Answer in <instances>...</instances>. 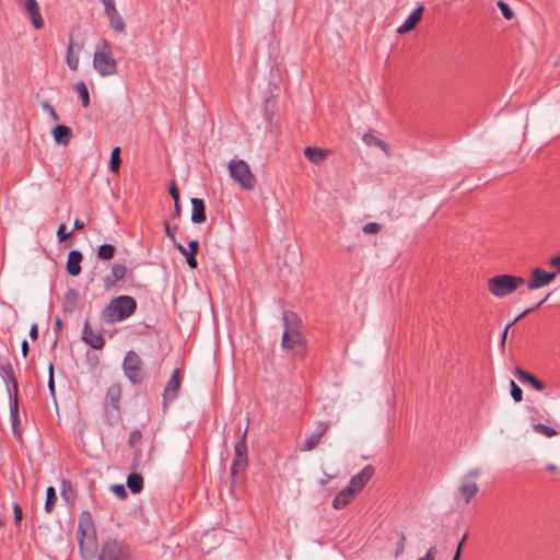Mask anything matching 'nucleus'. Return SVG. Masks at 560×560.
Instances as JSON below:
<instances>
[{
	"mask_svg": "<svg viewBox=\"0 0 560 560\" xmlns=\"http://www.w3.org/2000/svg\"><path fill=\"white\" fill-rule=\"evenodd\" d=\"M191 207V222L196 224L203 223L207 219L205 201L199 198H192Z\"/></svg>",
	"mask_w": 560,
	"mask_h": 560,
	"instance_id": "412c9836",
	"label": "nucleus"
},
{
	"mask_svg": "<svg viewBox=\"0 0 560 560\" xmlns=\"http://www.w3.org/2000/svg\"><path fill=\"white\" fill-rule=\"evenodd\" d=\"M125 376L133 385L141 384L147 377V371L142 359L133 350L127 351L122 361Z\"/></svg>",
	"mask_w": 560,
	"mask_h": 560,
	"instance_id": "9d476101",
	"label": "nucleus"
},
{
	"mask_svg": "<svg viewBox=\"0 0 560 560\" xmlns=\"http://www.w3.org/2000/svg\"><path fill=\"white\" fill-rule=\"evenodd\" d=\"M174 247L186 257L187 265L190 269H196L198 267V261L196 255L199 249V242L197 240L190 241L188 243V249L178 242H174Z\"/></svg>",
	"mask_w": 560,
	"mask_h": 560,
	"instance_id": "dca6fc26",
	"label": "nucleus"
},
{
	"mask_svg": "<svg viewBox=\"0 0 560 560\" xmlns=\"http://www.w3.org/2000/svg\"><path fill=\"white\" fill-rule=\"evenodd\" d=\"M81 339L93 349H102L105 345L101 330H93L88 320L83 325Z\"/></svg>",
	"mask_w": 560,
	"mask_h": 560,
	"instance_id": "f8f14e48",
	"label": "nucleus"
},
{
	"mask_svg": "<svg viewBox=\"0 0 560 560\" xmlns=\"http://www.w3.org/2000/svg\"><path fill=\"white\" fill-rule=\"evenodd\" d=\"M459 492L465 497V502L469 503L478 492V487L476 482L464 479L459 487Z\"/></svg>",
	"mask_w": 560,
	"mask_h": 560,
	"instance_id": "cd10ccee",
	"label": "nucleus"
},
{
	"mask_svg": "<svg viewBox=\"0 0 560 560\" xmlns=\"http://www.w3.org/2000/svg\"><path fill=\"white\" fill-rule=\"evenodd\" d=\"M82 254L81 252L73 249L68 255L67 260V271L71 276H78L81 272V261H82Z\"/></svg>",
	"mask_w": 560,
	"mask_h": 560,
	"instance_id": "4be33fe9",
	"label": "nucleus"
},
{
	"mask_svg": "<svg viewBox=\"0 0 560 560\" xmlns=\"http://www.w3.org/2000/svg\"><path fill=\"white\" fill-rule=\"evenodd\" d=\"M0 374L3 378V381L11 387H8L9 392V398H10V418L12 422V431L15 436H20L18 433V425L20 423V416H19V398H18V390H19V384L15 378L13 368L9 360L1 359L0 358Z\"/></svg>",
	"mask_w": 560,
	"mask_h": 560,
	"instance_id": "7ed1b4c3",
	"label": "nucleus"
},
{
	"mask_svg": "<svg viewBox=\"0 0 560 560\" xmlns=\"http://www.w3.org/2000/svg\"><path fill=\"white\" fill-rule=\"evenodd\" d=\"M120 163H121V160H120V148L116 147V148H114L112 150V153H110L109 170L113 173H118L119 167H120Z\"/></svg>",
	"mask_w": 560,
	"mask_h": 560,
	"instance_id": "e433bc0d",
	"label": "nucleus"
},
{
	"mask_svg": "<svg viewBox=\"0 0 560 560\" xmlns=\"http://www.w3.org/2000/svg\"><path fill=\"white\" fill-rule=\"evenodd\" d=\"M127 273V267L122 264H115L112 267V276H108L104 279L106 288L115 285L117 282L121 281Z\"/></svg>",
	"mask_w": 560,
	"mask_h": 560,
	"instance_id": "5701e85b",
	"label": "nucleus"
},
{
	"mask_svg": "<svg viewBox=\"0 0 560 560\" xmlns=\"http://www.w3.org/2000/svg\"><path fill=\"white\" fill-rule=\"evenodd\" d=\"M14 523L20 524L23 517V512L19 503H13Z\"/></svg>",
	"mask_w": 560,
	"mask_h": 560,
	"instance_id": "09e8293b",
	"label": "nucleus"
},
{
	"mask_svg": "<svg viewBox=\"0 0 560 560\" xmlns=\"http://www.w3.org/2000/svg\"><path fill=\"white\" fill-rule=\"evenodd\" d=\"M30 337L35 340L38 338V327L36 324H33L30 329Z\"/></svg>",
	"mask_w": 560,
	"mask_h": 560,
	"instance_id": "5fc2aeb1",
	"label": "nucleus"
},
{
	"mask_svg": "<svg viewBox=\"0 0 560 560\" xmlns=\"http://www.w3.org/2000/svg\"><path fill=\"white\" fill-rule=\"evenodd\" d=\"M164 230H165V235H166L168 238H171V240L173 241V243H174V242H176V241H175V234H176V232H177V230H178L177 225H173V226H172V225L168 223V221L166 220V221L164 222Z\"/></svg>",
	"mask_w": 560,
	"mask_h": 560,
	"instance_id": "c03bdc74",
	"label": "nucleus"
},
{
	"mask_svg": "<svg viewBox=\"0 0 560 560\" xmlns=\"http://www.w3.org/2000/svg\"><path fill=\"white\" fill-rule=\"evenodd\" d=\"M534 430L535 432L544 434L547 438H552L557 434V431L553 428L541 423L534 424Z\"/></svg>",
	"mask_w": 560,
	"mask_h": 560,
	"instance_id": "4c0bfd02",
	"label": "nucleus"
},
{
	"mask_svg": "<svg viewBox=\"0 0 560 560\" xmlns=\"http://www.w3.org/2000/svg\"><path fill=\"white\" fill-rule=\"evenodd\" d=\"M96 560H133V555L124 540L108 538L103 541Z\"/></svg>",
	"mask_w": 560,
	"mask_h": 560,
	"instance_id": "0eeeda50",
	"label": "nucleus"
},
{
	"mask_svg": "<svg viewBox=\"0 0 560 560\" xmlns=\"http://www.w3.org/2000/svg\"><path fill=\"white\" fill-rule=\"evenodd\" d=\"M459 548H457L456 552H455V556L453 558V560H459Z\"/></svg>",
	"mask_w": 560,
	"mask_h": 560,
	"instance_id": "69168bd1",
	"label": "nucleus"
},
{
	"mask_svg": "<svg viewBox=\"0 0 560 560\" xmlns=\"http://www.w3.org/2000/svg\"><path fill=\"white\" fill-rule=\"evenodd\" d=\"M556 279V272H547L541 268H536L532 271L530 280L527 283L529 290H537L548 285Z\"/></svg>",
	"mask_w": 560,
	"mask_h": 560,
	"instance_id": "ddd939ff",
	"label": "nucleus"
},
{
	"mask_svg": "<svg viewBox=\"0 0 560 560\" xmlns=\"http://www.w3.org/2000/svg\"><path fill=\"white\" fill-rule=\"evenodd\" d=\"M180 215V208H179V203H175V212H174V217H179Z\"/></svg>",
	"mask_w": 560,
	"mask_h": 560,
	"instance_id": "e2e57ef3",
	"label": "nucleus"
},
{
	"mask_svg": "<svg viewBox=\"0 0 560 560\" xmlns=\"http://www.w3.org/2000/svg\"><path fill=\"white\" fill-rule=\"evenodd\" d=\"M465 539H466V535H464V537L462 538V540L459 541V544L457 546V548H459V551L462 550V547H463V544H464Z\"/></svg>",
	"mask_w": 560,
	"mask_h": 560,
	"instance_id": "0e129e2a",
	"label": "nucleus"
},
{
	"mask_svg": "<svg viewBox=\"0 0 560 560\" xmlns=\"http://www.w3.org/2000/svg\"><path fill=\"white\" fill-rule=\"evenodd\" d=\"M72 233H73V231L66 232V225L60 224L58 228V231H57V236H58L59 242L67 241L72 235Z\"/></svg>",
	"mask_w": 560,
	"mask_h": 560,
	"instance_id": "a18cd8bd",
	"label": "nucleus"
},
{
	"mask_svg": "<svg viewBox=\"0 0 560 560\" xmlns=\"http://www.w3.org/2000/svg\"><path fill=\"white\" fill-rule=\"evenodd\" d=\"M546 469H547L548 471H552V472H555V471H557L558 467H557L555 464H547V465H546Z\"/></svg>",
	"mask_w": 560,
	"mask_h": 560,
	"instance_id": "052dcab7",
	"label": "nucleus"
},
{
	"mask_svg": "<svg viewBox=\"0 0 560 560\" xmlns=\"http://www.w3.org/2000/svg\"><path fill=\"white\" fill-rule=\"evenodd\" d=\"M83 228H84V223L82 221H80L79 219H75L72 231L81 230Z\"/></svg>",
	"mask_w": 560,
	"mask_h": 560,
	"instance_id": "bf43d9fd",
	"label": "nucleus"
},
{
	"mask_svg": "<svg viewBox=\"0 0 560 560\" xmlns=\"http://www.w3.org/2000/svg\"><path fill=\"white\" fill-rule=\"evenodd\" d=\"M127 486L132 493H140L143 489V478L138 474H130L127 477Z\"/></svg>",
	"mask_w": 560,
	"mask_h": 560,
	"instance_id": "c756f323",
	"label": "nucleus"
},
{
	"mask_svg": "<svg viewBox=\"0 0 560 560\" xmlns=\"http://www.w3.org/2000/svg\"><path fill=\"white\" fill-rule=\"evenodd\" d=\"M21 350H22L23 357H26L28 353V350H30L27 340L22 341Z\"/></svg>",
	"mask_w": 560,
	"mask_h": 560,
	"instance_id": "4d7b16f0",
	"label": "nucleus"
},
{
	"mask_svg": "<svg viewBox=\"0 0 560 560\" xmlns=\"http://www.w3.org/2000/svg\"><path fill=\"white\" fill-rule=\"evenodd\" d=\"M510 387H511V396L514 399V401L515 402L522 401V399H523L522 388L513 380H510Z\"/></svg>",
	"mask_w": 560,
	"mask_h": 560,
	"instance_id": "58836bf2",
	"label": "nucleus"
},
{
	"mask_svg": "<svg viewBox=\"0 0 560 560\" xmlns=\"http://www.w3.org/2000/svg\"><path fill=\"white\" fill-rule=\"evenodd\" d=\"M282 347L298 353L304 352L306 349V340L301 331V319L299 315L292 311H284L282 313Z\"/></svg>",
	"mask_w": 560,
	"mask_h": 560,
	"instance_id": "f03ea898",
	"label": "nucleus"
},
{
	"mask_svg": "<svg viewBox=\"0 0 560 560\" xmlns=\"http://www.w3.org/2000/svg\"><path fill=\"white\" fill-rule=\"evenodd\" d=\"M328 152L317 147H306L304 155L314 164L323 163L327 158Z\"/></svg>",
	"mask_w": 560,
	"mask_h": 560,
	"instance_id": "bb28decb",
	"label": "nucleus"
},
{
	"mask_svg": "<svg viewBox=\"0 0 560 560\" xmlns=\"http://www.w3.org/2000/svg\"><path fill=\"white\" fill-rule=\"evenodd\" d=\"M381 228H382L381 224H378L376 222H369L363 225L362 230L365 234H375L381 231Z\"/></svg>",
	"mask_w": 560,
	"mask_h": 560,
	"instance_id": "37998d69",
	"label": "nucleus"
},
{
	"mask_svg": "<svg viewBox=\"0 0 560 560\" xmlns=\"http://www.w3.org/2000/svg\"><path fill=\"white\" fill-rule=\"evenodd\" d=\"M405 539H406V537H405L404 533H400L399 534V540L397 541V547H396V551H395V556L396 557L400 556L404 552Z\"/></svg>",
	"mask_w": 560,
	"mask_h": 560,
	"instance_id": "8fccbe9b",
	"label": "nucleus"
},
{
	"mask_svg": "<svg viewBox=\"0 0 560 560\" xmlns=\"http://www.w3.org/2000/svg\"><path fill=\"white\" fill-rule=\"evenodd\" d=\"M77 538L79 542V551L84 560H93L96 558L98 548L96 528L90 512L83 511L79 516Z\"/></svg>",
	"mask_w": 560,
	"mask_h": 560,
	"instance_id": "f257e3e1",
	"label": "nucleus"
},
{
	"mask_svg": "<svg viewBox=\"0 0 560 560\" xmlns=\"http://www.w3.org/2000/svg\"><path fill=\"white\" fill-rule=\"evenodd\" d=\"M55 327H56L57 330H60L61 327H62V322H61V319L59 317H57L56 320H55Z\"/></svg>",
	"mask_w": 560,
	"mask_h": 560,
	"instance_id": "680f3d73",
	"label": "nucleus"
},
{
	"mask_svg": "<svg viewBox=\"0 0 560 560\" xmlns=\"http://www.w3.org/2000/svg\"><path fill=\"white\" fill-rule=\"evenodd\" d=\"M82 49L81 44L73 43L72 38L67 47L66 61L71 70H77L79 67V54Z\"/></svg>",
	"mask_w": 560,
	"mask_h": 560,
	"instance_id": "6ab92c4d",
	"label": "nucleus"
},
{
	"mask_svg": "<svg viewBox=\"0 0 560 560\" xmlns=\"http://www.w3.org/2000/svg\"><path fill=\"white\" fill-rule=\"evenodd\" d=\"M525 283L524 278L512 275H498L487 282L488 291L495 298L502 299L515 292Z\"/></svg>",
	"mask_w": 560,
	"mask_h": 560,
	"instance_id": "423d86ee",
	"label": "nucleus"
},
{
	"mask_svg": "<svg viewBox=\"0 0 560 560\" xmlns=\"http://www.w3.org/2000/svg\"><path fill=\"white\" fill-rule=\"evenodd\" d=\"M438 553V550L435 547H431L423 557H421L418 560H434L435 556Z\"/></svg>",
	"mask_w": 560,
	"mask_h": 560,
	"instance_id": "3c124183",
	"label": "nucleus"
},
{
	"mask_svg": "<svg viewBox=\"0 0 560 560\" xmlns=\"http://www.w3.org/2000/svg\"><path fill=\"white\" fill-rule=\"evenodd\" d=\"M180 384H182L180 371H179V369H175L164 388V393H163L164 405H166L168 401H173L178 396Z\"/></svg>",
	"mask_w": 560,
	"mask_h": 560,
	"instance_id": "2eb2a0df",
	"label": "nucleus"
},
{
	"mask_svg": "<svg viewBox=\"0 0 560 560\" xmlns=\"http://www.w3.org/2000/svg\"><path fill=\"white\" fill-rule=\"evenodd\" d=\"M93 68L101 77L114 75L117 72V61L113 57L110 45L102 38L93 55Z\"/></svg>",
	"mask_w": 560,
	"mask_h": 560,
	"instance_id": "39448f33",
	"label": "nucleus"
},
{
	"mask_svg": "<svg viewBox=\"0 0 560 560\" xmlns=\"http://www.w3.org/2000/svg\"><path fill=\"white\" fill-rule=\"evenodd\" d=\"M75 91L80 96L82 106L88 107L90 105V94L86 84L83 81H79L75 84Z\"/></svg>",
	"mask_w": 560,
	"mask_h": 560,
	"instance_id": "473e14b6",
	"label": "nucleus"
},
{
	"mask_svg": "<svg viewBox=\"0 0 560 560\" xmlns=\"http://www.w3.org/2000/svg\"><path fill=\"white\" fill-rule=\"evenodd\" d=\"M374 472V467L372 465H366L365 467L362 468L360 472H358L350 479L349 487L355 493H359L373 477Z\"/></svg>",
	"mask_w": 560,
	"mask_h": 560,
	"instance_id": "f3484780",
	"label": "nucleus"
},
{
	"mask_svg": "<svg viewBox=\"0 0 560 560\" xmlns=\"http://www.w3.org/2000/svg\"><path fill=\"white\" fill-rule=\"evenodd\" d=\"M115 246L112 244H103L97 249V257L102 260H109L115 255Z\"/></svg>",
	"mask_w": 560,
	"mask_h": 560,
	"instance_id": "72a5a7b5",
	"label": "nucleus"
},
{
	"mask_svg": "<svg viewBox=\"0 0 560 560\" xmlns=\"http://www.w3.org/2000/svg\"><path fill=\"white\" fill-rule=\"evenodd\" d=\"M48 388L51 394V396L55 397V381H54V365L52 363L49 364V378H48Z\"/></svg>",
	"mask_w": 560,
	"mask_h": 560,
	"instance_id": "de8ad7c7",
	"label": "nucleus"
},
{
	"mask_svg": "<svg viewBox=\"0 0 560 560\" xmlns=\"http://www.w3.org/2000/svg\"><path fill=\"white\" fill-rule=\"evenodd\" d=\"M515 376L521 383H529L537 390L545 388V384L540 380L520 368L516 369Z\"/></svg>",
	"mask_w": 560,
	"mask_h": 560,
	"instance_id": "393cba45",
	"label": "nucleus"
},
{
	"mask_svg": "<svg viewBox=\"0 0 560 560\" xmlns=\"http://www.w3.org/2000/svg\"><path fill=\"white\" fill-rule=\"evenodd\" d=\"M248 466V456H235L231 465V475L236 476L245 471Z\"/></svg>",
	"mask_w": 560,
	"mask_h": 560,
	"instance_id": "7c9ffc66",
	"label": "nucleus"
},
{
	"mask_svg": "<svg viewBox=\"0 0 560 560\" xmlns=\"http://www.w3.org/2000/svg\"><path fill=\"white\" fill-rule=\"evenodd\" d=\"M52 136L56 143L67 145L72 137V130L68 126L57 125L52 129Z\"/></svg>",
	"mask_w": 560,
	"mask_h": 560,
	"instance_id": "a878e982",
	"label": "nucleus"
},
{
	"mask_svg": "<svg viewBox=\"0 0 560 560\" xmlns=\"http://www.w3.org/2000/svg\"><path fill=\"white\" fill-rule=\"evenodd\" d=\"M121 392V386L118 383L107 388L103 407V418L109 425L116 424L120 419Z\"/></svg>",
	"mask_w": 560,
	"mask_h": 560,
	"instance_id": "6e6552de",
	"label": "nucleus"
},
{
	"mask_svg": "<svg viewBox=\"0 0 560 560\" xmlns=\"http://www.w3.org/2000/svg\"><path fill=\"white\" fill-rule=\"evenodd\" d=\"M228 168L231 178L243 189L252 190L255 187L256 178L247 162L242 159L234 158L229 162Z\"/></svg>",
	"mask_w": 560,
	"mask_h": 560,
	"instance_id": "1a4fd4ad",
	"label": "nucleus"
},
{
	"mask_svg": "<svg viewBox=\"0 0 560 560\" xmlns=\"http://www.w3.org/2000/svg\"><path fill=\"white\" fill-rule=\"evenodd\" d=\"M551 266L555 267L557 269V273L560 275V255L553 257L550 261Z\"/></svg>",
	"mask_w": 560,
	"mask_h": 560,
	"instance_id": "864d4df0",
	"label": "nucleus"
},
{
	"mask_svg": "<svg viewBox=\"0 0 560 560\" xmlns=\"http://www.w3.org/2000/svg\"><path fill=\"white\" fill-rule=\"evenodd\" d=\"M355 494L357 493L349 486H347L334 498L332 508L336 510L345 509Z\"/></svg>",
	"mask_w": 560,
	"mask_h": 560,
	"instance_id": "aec40b11",
	"label": "nucleus"
},
{
	"mask_svg": "<svg viewBox=\"0 0 560 560\" xmlns=\"http://www.w3.org/2000/svg\"><path fill=\"white\" fill-rule=\"evenodd\" d=\"M112 491L120 499H126L128 493L122 485H114Z\"/></svg>",
	"mask_w": 560,
	"mask_h": 560,
	"instance_id": "49530a36",
	"label": "nucleus"
},
{
	"mask_svg": "<svg viewBox=\"0 0 560 560\" xmlns=\"http://www.w3.org/2000/svg\"><path fill=\"white\" fill-rule=\"evenodd\" d=\"M105 14H106V16L109 20L110 27L115 32H117V33L125 32L126 24H125L122 18L120 16L119 12L117 11L116 7L112 8V9H108V10H105Z\"/></svg>",
	"mask_w": 560,
	"mask_h": 560,
	"instance_id": "b1692460",
	"label": "nucleus"
},
{
	"mask_svg": "<svg viewBox=\"0 0 560 560\" xmlns=\"http://www.w3.org/2000/svg\"><path fill=\"white\" fill-rule=\"evenodd\" d=\"M137 310V302L132 296L119 295L109 301L102 313L104 322L114 324L130 317Z\"/></svg>",
	"mask_w": 560,
	"mask_h": 560,
	"instance_id": "20e7f679",
	"label": "nucleus"
},
{
	"mask_svg": "<svg viewBox=\"0 0 560 560\" xmlns=\"http://www.w3.org/2000/svg\"><path fill=\"white\" fill-rule=\"evenodd\" d=\"M330 423L325 421H318L316 423L315 431L306 438L303 445L300 447L301 451L308 452L314 450L318 443L320 442V439L323 435L327 432L329 429Z\"/></svg>",
	"mask_w": 560,
	"mask_h": 560,
	"instance_id": "4468645a",
	"label": "nucleus"
},
{
	"mask_svg": "<svg viewBox=\"0 0 560 560\" xmlns=\"http://www.w3.org/2000/svg\"><path fill=\"white\" fill-rule=\"evenodd\" d=\"M57 501V494L54 487H48L46 490L45 511L51 513Z\"/></svg>",
	"mask_w": 560,
	"mask_h": 560,
	"instance_id": "f704fd0d",
	"label": "nucleus"
},
{
	"mask_svg": "<svg viewBox=\"0 0 560 560\" xmlns=\"http://www.w3.org/2000/svg\"><path fill=\"white\" fill-rule=\"evenodd\" d=\"M479 470L478 469H472L468 472V475L464 478L466 480H469L470 478H477L479 476Z\"/></svg>",
	"mask_w": 560,
	"mask_h": 560,
	"instance_id": "13d9d810",
	"label": "nucleus"
},
{
	"mask_svg": "<svg viewBox=\"0 0 560 560\" xmlns=\"http://www.w3.org/2000/svg\"><path fill=\"white\" fill-rule=\"evenodd\" d=\"M42 107L49 115L51 120H54V121L59 120V115L57 114L55 108L48 102H43Z\"/></svg>",
	"mask_w": 560,
	"mask_h": 560,
	"instance_id": "79ce46f5",
	"label": "nucleus"
},
{
	"mask_svg": "<svg viewBox=\"0 0 560 560\" xmlns=\"http://www.w3.org/2000/svg\"><path fill=\"white\" fill-rule=\"evenodd\" d=\"M19 9L25 11L36 30H42L45 25L43 16L39 11V5L36 0H14Z\"/></svg>",
	"mask_w": 560,
	"mask_h": 560,
	"instance_id": "9b49d317",
	"label": "nucleus"
},
{
	"mask_svg": "<svg viewBox=\"0 0 560 560\" xmlns=\"http://www.w3.org/2000/svg\"><path fill=\"white\" fill-rule=\"evenodd\" d=\"M362 141L368 147H377V148L382 149L385 153H388L387 144L382 139L377 138L376 136H374L372 133H364L362 137Z\"/></svg>",
	"mask_w": 560,
	"mask_h": 560,
	"instance_id": "2f4dec72",
	"label": "nucleus"
},
{
	"mask_svg": "<svg viewBox=\"0 0 560 560\" xmlns=\"http://www.w3.org/2000/svg\"><path fill=\"white\" fill-rule=\"evenodd\" d=\"M102 2L104 4V11L115 8V0H102Z\"/></svg>",
	"mask_w": 560,
	"mask_h": 560,
	"instance_id": "6e6d98bb",
	"label": "nucleus"
},
{
	"mask_svg": "<svg viewBox=\"0 0 560 560\" xmlns=\"http://www.w3.org/2000/svg\"><path fill=\"white\" fill-rule=\"evenodd\" d=\"M168 191L174 202L177 203L179 201V191L174 183L171 185Z\"/></svg>",
	"mask_w": 560,
	"mask_h": 560,
	"instance_id": "603ef678",
	"label": "nucleus"
},
{
	"mask_svg": "<svg viewBox=\"0 0 560 560\" xmlns=\"http://www.w3.org/2000/svg\"><path fill=\"white\" fill-rule=\"evenodd\" d=\"M246 434H247V429H245L242 436L235 443V446H234L235 456H247Z\"/></svg>",
	"mask_w": 560,
	"mask_h": 560,
	"instance_id": "c9c22d12",
	"label": "nucleus"
},
{
	"mask_svg": "<svg viewBox=\"0 0 560 560\" xmlns=\"http://www.w3.org/2000/svg\"><path fill=\"white\" fill-rule=\"evenodd\" d=\"M497 5L505 20H512L514 18V12L506 2L500 0Z\"/></svg>",
	"mask_w": 560,
	"mask_h": 560,
	"instance_id": "ea45409f",
	"label": "nucleus"
},
{
	"mask_svg": "<svg viewBox=\"0 0 560 560\" xmlns=\"http://www.w3.org/2000/svg\"><path fill=\"white\" fill-rule=\"evenodd\" d=\"M423 10V5H419L416 10H413L405 20V22L398 27L397 32L399 34H405L412 31L418 24V22L421 20Z\"/></svg>",
	"mask_w": 560,
	"mask_h": 560,
	"instance_id": "a211bd4d",
	"label": "nucleus"
},
{
	"mask_svg": "<svg viewBox=\"0 0 560 560\" xmlns=\"http://www.w3.org/2000/svg\"><path fill=\"white\" fill-rule=\"evenodd\" d=\"M550 296V294H548L544 300H541L540 302H538L534 307L532 308H527L525 310L524 312H522L513 322L509 323L504 330L502 331V335H501V342L502 345L505 342L506 340V337H508V330L511 326H513L516 322H518L521 318H523L524 316H526L527 314H529L530 312L535 311L536 308L540 307L547 300L548 298Z\"/></svg>",
	"mask_w": 560,
	"mask_h": 560,
	"instance_id": "c85d7f7f",
	"label": "nucleus"
},
{
	"mask_svg": "<svg viewBox=\"0 0 560 560\" xmlns=\"http://www.w3.org/2000/svg\"><path fill=\"white\" fill-rule=\"evenodd\" d=\"M142 439V433L139 429H135L130 435H129V439H128V444L130 447H135L137 444L140 443Z\"/></svg>",
	"mask_w": 560,
	"mask_h": 560,
	"instance_id": "a19ab883",
	"label": "nucleus"
}]
</instances>
